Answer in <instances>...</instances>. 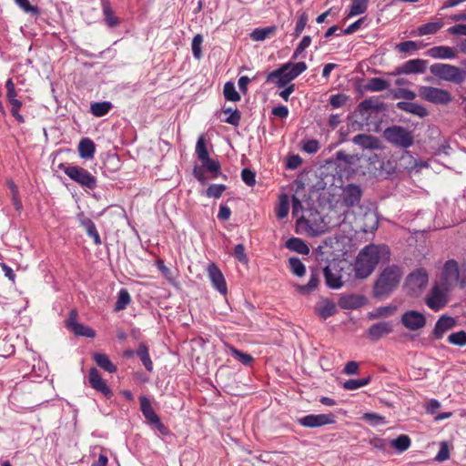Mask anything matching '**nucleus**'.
<instances>
[{
	"instance_id": "obj_1",
	"label": "nucleus",
	"mask_w": 466,
	"mask_h": 466,
	"mask_svg": "<svg viewBox=\"0 0 466 466\" xmlns=\"http://www.w3.org/2000/svg\"><path fill=\"white\" fill-rule=\"evenodd\" d=\"M389 258L390 249L386 245H367L360 251L356 258L354 267L356 278H368L380 260Z\"/></svg>"
},
{
	"instance_id": "obj_2",
	"label": "nucleus",
	"mask_w": 466,
	"mask_h": 466,
	"mask_svg": "<svg viewBox=\"0 0 466 466\" xmlns=\"http://www.w3.org/2000/svg\"><path fill=\"white\" fill-rule=\"evenodd\" d=\"M402 276L403 270L400 266L390 265L386 267L374 284V297L381 298L391 293L399 286Z\"/></svg>"
},
{
	"instance_id": "obj_3",
	"label": "nucleus",
	"mask_w": 466,
	"mask_h": 466,
	"mask_svg": "<svg viewBox=\"0 0 466 466\" xmlns=\"http://www.w3.org/2000/svg\"><path fill=\"white\" fill-rule=\"evenodd\" d=\"M438 283L451 290L456 286L464 288L466 286V268L460 267L455 259L447 260L443 265Z\"/></svg>"
},
{
	"instance_id": "obj_4",
	"label": "nucleus",
	"mask_w": 466,
	"mask_h": 466,
	"mask_svg": "<svg viewBox=\"0 0 466 466\" xmlns=\"http://www.w3.org/2000/svg\"><path fill=\"white\" fill-rule=\"evenodd\" d=\"M430 71L435 77L456 85L466 80V71L451 64L435 63L430 66Z\"/></svg>"
},
{
	"instance_id": "obj_5",
	"label": "nucleus",
	"mask_w": 466,
	"mask_h": 466,
	"mask_svg": "<svg viewBox=\"0 0 466 466\" xmlns=\"http://www.w3.org/2000/svg\"><path fill=\"white\" fill-rule=\"evenodd\" d=\"M59 168L63 170L71 180L84 188L95 189L97 186L96 177L81 167L60 164Z\"/></svg>"
},
{
	"instance_id": "obj_6",
	"label": "nucleus",
	"mask_w": 466,
	"mask_h": 466,
	"mask_svg": "<svg viewBox=\"0 0 466 466\" xmlns=\"http://www.w3.org/2000/svg\"><path fill=\"white\" fill-rule=\"evenodd\" d=\"M451 290L436 282L425 297V304L433 311L443 309L449 301V294Z\"/></svg>"
},
{
	"instance_id": "obj_7",
	"label": "nucleus",
	"mask_w": 466,
	"mask_h": 466,
	"mask_svg": "<svg viewBox=\"0 0 466 466\" xmlns=\"http://www.w3.org/2000/svg\"><path fill=\"white\" fill-rule=\"evenodd\" d=\"M369 167L370 173L377 179H388L390 178L397 169L396 161L393 159L380 158L378 156L370 157Z\"/></svg>"
},
{
	"instance_id": "obj_8",
	"label": "nucleus",
	"mask_w": 466,
	"mask_h": 466,
	"mask_svg": "<svg viewBox=\"0 0 466 466\" xmlns=\"http://www.w3.org/2000/svg\"><path fill=\"white\" fill-rule=\"evenodd\" d=\"M384 138L394 146L407 148L413 144V136L410 131L400 126L387 127L383 133Z\"/></svg>"
},
{
	"instance_id": "obj_9",
	"label": "nucleus",
	"mask_w": 466,
	"mask_h": 466,
	"mask_svg": "<svg viewBox=\"0 0 466 466\" xmlns=\"http://www.w3.org/2000/svg\"><path fill=\"white\" fill-rule=\"evenodd\" d=\"M418 90L419 96L422 100L434 105L446 106L452 100L451 94L448 90L442 88L429 86H420Z\"/></svg>"
},
{
	"instance_id": "obj_10",
	"label": "nucleus",
	"mask_w": 466,
	"mask_h": 466,
	"mask_svg": "<svg viewBox=\"0 0 466 466\" xmlns=\"http://www.w3.org/2000/svg\"><path fill=\"white\" fill-rule=\"evenodd\" d=\"M429 281L426 269L419 268L411 271L405 279V287L409 292L415 294L423 289Z\"/></svg>"
},
{
	"instance_id": "obj_11",
	"label": "nucleus",
	"mask_w": 466,
	"mask_h": 466,
	"mask_svg": "<svg viewBox=\"0 0 466 466\" xmlns=\"http://www.w3.org/2000/svg\"><path fill=\"white\" fill-rule=\"evenodd\" d=\"M140 410L151 427H155L161 433H165L166 427L161 422L159 416L155 412L149 399L146 396L139 397Z\"/></svg>"
},
{
	"instance_id": "obj_12",
	"label": "nucleus",
	"mask_w": 466,
	"mask_h": 466,
	"mask_svg": "<svg viewBox=\"0 0 466 466\" xmlns=\"http://www.w3.org/2000/svg\"><path fill=\"white\" fill-rule=\"evenodd\" d=\"M428 61L420 58L410 59L397 66L391 76L423 74L426 71Z\"/></svg>"
},
{
	"instance_id": "obj_13",
	"label": "nucleus",
	"mask_w": 466,
	"mask_h": 466,
	"mask_svg": "<svg viewBox=\"0 0 466 466\" xmlns=\"http://www.w3.org/2000/svg\"><path fill=\"white\" fill-rule=\"evenodd\" d=\"M335 421V416L332 413L309 414L297 420V422L299 425L306 428H318L328 424H333Z\"/></svg>"
},
{
	"instance_id": "obj_14",
	"label": "nucleus",
	"mask_w": 466,
	"mask_h": 466,
	"mask_svg": "<svg viewBox=\"0 0 466 466\" xmlns=\"http://www.w3.org/2000/svg\"><path fill=\"white\" fill-rule=\"evenodd\" d=\"M401 323L407 329L415 331L425 327L426 318L420 311L407 310L401 316Z\"/></svg>"
},
{
	"instance_id": "obj_15",
	"label": "nucleus",
	"mask_w": 466,
	"mask_h": 466,
	"mask_svg": "<svg viewBox=\"0 0 466 466\" xmlns=\"http://www.w3.org/2000/svg\"><path fill=\"white\" fill-rule=\"evenodd\" d=\"M362 197V189L359 185L348 184L341 193L342 204L347 208H352L359 205Z\"/></svg>"
},
{
	"instance_id": "obj_16",
	"label": "nucleus",
	"mask_w": 466,
	"mask_h": 466,
	"mask_svg": "<svg viewBox=\"0 0 466 466\" xmlns=\"http://www.w3.org/2000/svg\"><path fill=\"white\" fill-rule=\"evenodd\" d=\"M289 66V65H281L276 70L268 73L266 77V82L273 83L279 88L289 86L293 80L288 72Z\"/></svg>"
},
{
	"instance_id": "obj_17",
	"label": "nucleus",
	"mask_w": 466,
	"mask_h": 466,
	"mask_svg": "<svg viewBox=\"0 0 466 466\" xmlns=\"http://www.w3.org/2000/svg\"><path fill=\"white\" fill-rule=\"evenodd\" d=\"M207 272L213 288L220 294L226 295L228 292L226 279L218 267L215 263H210L207 268Z\"/></svg>"
},
{
	"instance_id": "obj_18",
	"label": "nucleus",
	"mask_w": 466,
	"mask_h": 466,
	"mask_svg": "<svg viewBox=\"0 0 466 466\" xmlns=\"http://www.w3.org/2000/svg\"><path fill=\"white\" fill-rule=\"evenodd\" d=\"M77 313L72 310L66 320V328L75 333L76 336H82L86 338H94L96 332L93 329L76 321Z\"/></svg>"
},
{
	"instance_id": "obj_19",
	"label": "nucleus",
	"mask_w": 466,
	"mask_h": 466,
	"mask_svg": "<svg viewBox=\"0 0 466 466\" xmlns=\"http://www.w3.org/2000/svg\"><path fill=\"white\" fill-rule=\"evenodd\" d=\"M323 274L328 288L338 289L343 286L341 269L336 264L326 266Z\"/></svg>"
},
{
	"instance_id": "obj_20",
	"label": "nucleus",
	"mask_w": 466,
	"mask_h": 466,
	"mask_svg": "<svg viewBox=\"0 0 466 466\" xmlns=\"http://www.w3.org/2000/svg\"><path fill=\"white\" fill-rule=\"evenodd\" d=\"M88 381L94 390L102 393L106 398L110 399L113 396L111 389L106 385L96 368L89 370Z\"/></svg>"
},
{
	"instance_id": "obj_21",
	"label": "nucleus",
	"mask_w": 466,
	"mask_h": 466,
	"mask_svg": "<svg viewBox=\"0 0 466 466\" xmlns=\"http://www.w3.org/2000/svg\"><path fill=\"white\" fill-rule=\"evenodd\" d=\"M425 55L433 59L452 60L457 57V51L451 46H437L428 49Z\"/></svg>"
},
{
	"instance_id": "obj_22",
	"label": "nucleus",
	"mask_w": 466,
	"mask_h": 466,
	"mask_svg": "<svg viewBox=\"0 0 466 466\" xmlns=\"http://www.w3.org/2000/svg\"><path fill=\"white\" fill-rule=\"evenodd\" d=\"M383 109V104L372 98H367L361 101L357 106V112L363 121H368L372 112H378Z\"/></svg>"
},
{
	"instance_id": "obj_23",
	"label": "nucleus",
	"mask_w": 466,
	"mask_h": 466,
	"mask_svg": "<svg viewBox=\"0 0 466 466\" xmlns=\"http://www.w3.org/2000/svg\"><path fill=\"white\" fill-rule=\"evenodd\" d=\"M76 218L80 226L86 229L87 236L93 238L94 243L96 245H100L101 238L93 220L86 217L83 212L78 213Z\"/></svg>"
},
{
	"instance_id": "obj_24",
	"label": "nucleus",
	"mask_w": 466,
	"mask_h": 466,
	"mask_svg": "<svg viewBox=\"0 0 466 466\" xmlns=\"http://www.w3.org/2000/svg\"><path fill=\"white\" fill-rule=\"evenodd\" d=\"M393 328L390 321H380L372 324L368 329V336L372 340H378L382 336L392 332Z\"/></svg>"
},
{
	"instance_id": "obj_25",
	"label": "nucleus",
	"mask_w": 466,
	"mask_h": 466,
	"mask_svg": "<svg viewBox=\"0 0 466 466\" xmlns=\"http://www.w3.org/2000/svg\"><path fill=\"white\" fill-rule=\"evenodd\" d=\"M338 304L342 309H356L364 304V298L355 294H343Z\"/></svg>"
},
{
	"instance_id": "obj_26",
	"label": "nucleus",
	"mask_w": 466,
	"mask_h": 466,
	"mask_svg": "<svg viewBox=\"0 0 466 466\" xmlns=\"http://www.w3.org/2000/svg\"><path fill=\"white\" fill-rule=\"evenodd\" d=\"M396 107L420 117H424L429 114L428 110L423 106L410 101H400L396 104Z\"/></svg>"
},
{
	"instance_id": "obj_27",
	"label": "nucleus",
	"mask_w": 466,
	"mask_h": 466,
	"mask_svg": "<svg viewBox=\"0 0 466 466\" xmlns=\"http://www.w3.org/2000/svg\"><path fill=\"white\" fill-rule=\"evenodd\" d=\"M455 325V319L452 317L441 316L435 323L433 336L435 339L442 338L443 334Z\"/></svg>"
},
{
	"instance_id": "obj_28",
	"label": "nucleus",
	"mask_w": 466,
	"mask_h": 466,
	"mask_svg": "<svg viewBox=\"0 0 466 466\" xmlns=\"http://www.w3.org/2000/svg\"><path fill=\"white\" fill-rule=\"evenodd\" d=\"M101 5L105 24L110 28L118 26L120 19L115 15L110 2L108 0H102Z\"/></svg>"
},
{
	"instance_id": "obj_29",
	"label": "nucleus",
	"mask_w": 466,
	"mask_h": 466,
	"mask_svg": "<svg viewBox=\"0 0 466 466\" xmlns=\"http://www.w3.org/2000/svg\"><path fill=\"white\" fill-rule=\"evenodd\" d=\"M315 311L319 314V317L327 319L335 314L336 305L332 300L324 299L316 304Z\"/></svg>"
},
{
	"instance_id": "obj_30",
	"label": "nucleus",
	"mask_w": 466,
	"mask_h": 466,
	"mask_svg": "<svg viewBox=\"0 0 466 466\" xmlns=\"http://www.w3.org/2000/svg\"><path fill=\"white\" fill-rule=\"evenodd\" d=\"M352 142L365 149H377L380 147L379 139L370 135L359 134L352 138Z\"/></svg>"
},
{
	"instance_id": "obj_31",
	"label": "nucleus",
	"mask_w": 466,
	"mask_h": 466,
	"mask_svg": "<svg viewBox=\"0 0 466 466\" xmlns=\"http://www.w3.org/2000/svg\"><path fill=\"white\" fill-rule=\"evenodd\" d=\"M93 360L96 365L105 371H107L108 373H115L116 371V366L105 353L95 352L93 354Z\"/></svg>"
},
{
	"instance_id": "obj_32",
	"label": "nucleus",
	"mask_w": 466,
	"mask_h": 466,
	"mask_svg": "<svg viewBox=\"0 0 466 466\" xmlns=\"http://www.w3.org/2000/svg\"><path fill=\"white\" fill-rule=\"evenodd\" d=\"M443 21L441 19H438L434 22H429L420 25L416 32L419 36L434 35L439 32L443 27Z\"/></svg>"
},
{
	"instance_id": "obj_33",
	"label": "nucleus",
	"mask_w": 466,
	"mask_h": 466,
	"mask_svg": "<svg viewBox=\"0 0 466 466\" xmlns=\"http://www.w3.org/2000/svg\"><path fill=\"white\" fill-rule=\"evenodd\" d=\"M96 146L93 140L85 137L82 138L78 144L79 156L84 159H90L94 157Z\"/></svg>"
},
{
	"instance_id": "obj_34",
	"label": "nucleus",
	"mask_w": 466,
	"mask_h": 466,
	"mask_svg": "<svg viewBox=\"0 0 466 466\" xmlns=\"http://www.w3.org/2000/svg\"><path fill=\"white\" fill-rule=\"evenodd\" d=\"M286 248L301 255H309V248L307 244L299 238H290L286 242Z\"/></svg>"
},
{
	"instance_id": "obj_35",
	"label": "nucleus",
	"mask_w": 466,
	"mask_h": 466,
	"mask_svg": "<svg viewBox=\"0 0 466 466\" xmlns=\"http://www.w3.org/2000/svg\"><path fill=\"white\" fill-rule=\"evenodd\" d=\"M318 285H319V271L316 269V270L311 271L309 282L306 285H298L296 287V289L300 294L307 295V294H309L310 292H312L313 290H315L317 289Z\"/></svg>"
},
{
	"instance_id": "obj_36",
	"label": "nucleus",
	"mask_w": 466,
	"mask_h": 466,
	"mask_svg": "<svg viewBox=\"0 0 466 466\" xmlns=\"http://www.w3.org/2000/svg\"><path fill=\"white\" fill-rule=\"evenodd\" d=\"M389 81L381 77H372L365 85V90L370 92H380L388 89Z\"/></svg>"
},
{
	"instance_id": "obj_37",
	"label": "nucleus",
	"mask_w": 466,
	"mask_h": 466,
	"mask_svg": "<svg viewBox=\"0 0 466 466\" xmlns=\"http://www.w3.org/2000/svg\"><path fill=\"white\" fill-rule=\"evenodd\" d=\"M369 5V0H352L349 7L348 17H353L364 14Z\"/></svg>"
},
{
	"instance_id": "obj_38",
	"label": "nucleus",
	"mask_w": 466,
	"mask_h": 466,
	"mask_svg": "<svg viewBox=\"0 0 466 466\" xmlns=\"http://www.w3.org/2000/svg\"><path fill=\"white\" fill-rule=\"evenodd\" d=\"M112 106V103L109 101L95 102L90 106V112L95 116L101 117L106 116Z\"/></svg>"
},
{
	"instance_id": "obj_39",
	"label": "nucleus",
	"mask_w": 466,
	"mask_h": 466,
	"mask_svg": "<svg viewBox=\"0 0 466 466\" xmlns=\"http://www.w3.org/2000/svg\"><path fill=\"white\" fill-rule=\"evenodd\" d=\"M131 302V297L127 289H120L117 293V299L114 310L116 312L124 310Z\"/></svg>"
},
{
	"instance_id": "obj_40",
	"label": "nucleus",
	"mask_w": 466,
	"mask_h": 466,
	"mask_svg": "<svg viewBox=\"0 0 466 466\" xmlns=\"http://www.w3.org/2000/svg\"><path fill=\"white\" fill-rule=\"evenodd\" d=\"M137 355L139 357L142 364L147 371H152L153 362L151 360L148 348L145 344H140L137 350Z\"/></svg>"
},
{
	"instance_id": "obj_41",
	"label": "nucleus",
	"mask_w": 466,
	"mask_h": 466,
	"mask_svg": "<svg viewBox=\"0 0 466 466\" xmlns=\"http://www.w3.org/2000/svg\"><path fill=\"white\" fill-rule=\"evenodd\" d=\"M410 439L408 435L401 434L396 439L390 440V446L396 449L399 452L407 451L410 446Z\"/></svg>"
},
{
	"instance_id": "obj_42",
	"label": "nucleus",
	"mask_w": 466,
	"mask_h": 466,
	"mask_svg": "<svg viewBox=\"0 0 466 466\" xmlns=\"http://www.w3.org/2000/svg\"><path fill=\"white\" fill-rule=\"evenodd\" d=\"M289 267L293 275L301 278L306 274V267L300 258L291 257L289 259Z\"/></svg>"
},
{
	"instance_id": "obj_43",
	"label": "nucleus",
	"mask_w": 466,
	"mask_h": 466,
	"mask_svg": "<svg viewBox=\"0 0 466 466\" xmlns=\"http://www.w3.org/2000/svg\"><path fill=\"white\" fill-rule=\"evenodd\" d=\"M229 352L235 360H237L245 366L251 365V363L254 360L253 357L250 354L242 352L241 350L236 349L233 346L229 347Z\"/></svg>"
},
{
	"instance_id": "obj_44",
	"label": "nucleus",
	"mask_w": 466,
	"mask_h": 466,
	"mask_svg": "<svg viewBox=\"0 0 466 466\" xmlns=\"http://www.w3.org/2000/svg\"><path fill=\"white\" fill-rule=\"evenodd\" d=\"M203 167L212 174L213 178H217L220 174V164L218 161L209 157L201 160Z\"/></svg>"
},
{
	"instance_id": "obj_45",
	"label": "nucleus",
	"mask_w": 466,
	"mask_h": 466,
	"mask_svg": "<svg viewBox=\"0 0 466 466\" xmlns=\"http://www.w3.org/2000/svg\"><path fill=\"white\" fill-rule=\"evenodd\" d=\"M223 94L227 100L232 101V102H238L241 99L240 95L236 90L235 85L233 82H227L224 85L223 88Z\"/></svg>"
},
{
	"instance_id": "obj_46",
	"label": "nucleus",
	"mask_w": 466,
	"mask_h": 466,
	"mask_svg": "<svg viewBox=\"0 0 466 466\" xmlns=\"http://www.w3.org/2000/svg\"><path fill=\"white\" fill-rule=\"evenodd\" d=\"M370 381V377L363 379H350L343 383V388L347 390H355L368 385Z\"/></svg>"
},
{
	"instance_id": "obj_47",
	"label": "nucleus",
	"mask_w": 466,
	"mask_h": 466,
	"mask_svg": "<svg viewBox=\"0 0 466 466\" xmlns=\"http://www.w3.org/2000/svg\"><path fill=\"white\" fill-rule=\"evenodd\" d=\"M275 31L274 26H267L263 28H256L251 34L250 37L254 41H264L269 35Z\"/></svg>"
},
{
	"instance_id": "obj_48",
	"label": "nucleus",
	"mask_w": 466,
	"mask_h": 466,
	"mask_svg": "<svg viewBox=\"0 0 466 466\" xmlns=\"http://www.w3.org/2000/svg\"><path fill=\"white\" fill-rule=\"evenodd\" d=\"M284 65H289V74L291 78L294 80L303 72H305L308 68L307 64L303 61L293 64L292 62H287Z\"/></svg>"
},
{
	"instance_id": "obj_49",
	"label": "nucleus",
	"mask_w": 466,
	"mask_h": 466,
	"mask_svg": "<svg viewBox=\"0 0 466 466\" xmlns=\"http://www.w3.org/2000/svg\"><path fill=\"white\" fill-rule=\"evenodd\" d=\"M395 307L393 306H383L376 308L372 312L369 313V319H380L386 318L393 314L395 310Z\"/></svg>"
},
{
	"instance_id": "obj_50",
	"label": "nucleus",
	"mask_w": 466,
	"mask_h": 466,
	"mask_svg": "<svg viewBox=\"0 0 466 466\" xmlns=\"http://www.w3.org/2000/svg\"><path fill=\"white\" fill-rule=\"evenodd\" d=\"M223 113L228 115L224 122L232 125L234 127H238L240 122L241 114L238 109H232L230 107L225 108Z\"/></svg>"
},
{
	"instance_id": "obj_51",
	"label": "nucleus",
	"mask_w": 466,
	"mask_h": 466,
	"mask_svg": "<svg viewBox=\"0 0 466 466\" xmlns=\"http://www.w3.org/2000/svg\"><path fill=\"white\" fill-rule=\"evenodd\" d=\"M420 47L421 46H420L418 42L412 40L400 42L396 46V49L400 53H412L419 50Z\"/></svg>"
},
{
	"instance_id": "obj_52",
	"label": "nucleus",
	"mask_w": 466,
	"mask_h": 466,
	"mask_svg": "<svg viewBox=\"0 0 466 466\" xmlns=\"http://www.w3.org/2000/svg\"><path fill=\"white\" fill-rule=\"evenodd\" d=\"M447 340L449 343L455 345V346H459V347L466 346V332L464 330L453 332L449 335Z\"/></svg>"
},
{
	"instance_id": "obj_53",
	"label": "nucleus",
	"mask_w": 466,
	"mask_h": 466,
	"mask_svg": "<svg viewBox=\"0 0 466 466\" xmlns=\"http://www.w3.org/2000/svg\"><path fill=\"white\" fill-rule=\"evenodd\" d=\"M226 189L223 184H212L207 188L206 195L208 198H219Z\"/></svg>"
},
{
	"instance_id": "obj_54",
	"label": "nucleus",
	"mask_w": 466,
	"mask_h": 466,
	"mask_svg": "<svg viewBox=\"0 0 466 466\" xmlns=\"http://www.w3.org/2000/svg\"><path fill=\"white\" fill-rule=\"evenodd\" d=\"M196 154L200 161L209 157L203 135L200 136L197 141Z\"/></svg>"
},
{
	"instance_id": "obj_55",
	"label": "nucleus",
	"mask_w": 466,
	"mask_h": 466,
	"mask_svg": "<svg viewBox=\"0 0 466 466\" xmlns=\"http://www.w3.org/2000/svg\"><path fill=\"white\" fill-rule=\"evenodd\" d=\"M203 36L200 34L196 35L191 43V48L193 56L196 59H200L202 57V46Z\"/></svg>"
},
{
	"instance_id": "obj_56",
	"label": "nucleus",
	"mask_w": 466,
	"mask_h": 466,
	"mask_svg": "<svg viewBox=\"0 0 466 466\" xmlns=\"http://www.w3.org/2000/svg\"><path fill=\"white\" fill-rule=\"evenodd\" d=\"M307 22H308V15L306 13H302L299 16V18L296 22L295 28H294L293 35L295 38L299 37L301 35V33L303 32V30L306 27Z\"/></svg>"
},
{
	"instance_id": "obj_57",
	"label": "nucleus",
	"mask_w": 466,
	"mask_h": 466,
	"mask_svg": "<svg viewBox=\"0 0 466 466\" xmlns=\"http://www.w3.org/2000/svg\"><path fill=\"white\" fill-rule=\"evenodd\" d=\"M348 99H349L348 96L341 94V93H338V94L332 95L329 97V105L332 106V108H339V107H341L342 106H344L346 104V102L348 101Z\"/></svg>"
},
{
	"instance_id": "obj_58",
	"label": "nucleus",
	"mask_w": 466,
	"mask_h": 466,
	"mask_svg": "<svg viewBox=\"0 0 466 466\" xmlns=\"http://www.w3.org/2000/svg\"><path fill=\"white\" fill-rule=\"evenodd\" d=\"M10 105H11L10 113H11L12 116L16 120L17 123L24 124L25 122V119L24 116H22L20 114V109L23 106V103L15 102V103H11Z\"/></svg>"
},
{
	"instance_id": "obj_59",
	"label": "nucleus",
	"mask_w": 466,
	"mask_h": 466,
	"mask_svg": "<svg viewBox=\"0 0 466 466\" xmlns=\"http://www.w3.org/2000/svg\"><path fill=\"white\" fill-rule=\"evenodd\" d=\"M241 179L247 186L253 187L256 184V174L249 168H244L241 171Z\"/></svg>"
},
{
	"instance_id": "obj_60",
	"label": "nucleus",
	"mask_w": 466,
	"mask_h": 466,
	"mask_svg": "<svg viewBox=\"0 0 466 466\" xmlns=\"http://www.w3.org/2000/svg\"><path fill=\"white\" fill-rule=\"evenodd\" d=\"M301 148L308 154H314L319 149V143L316 139H308L303 142Z\"/></svg>"
},
{
	"instance_id": "obj_61",
	"label": "nucleus",
	"mask_w": 466,
	"mask_h": 466,
	"mask_svg": "<svg viewBox=\"0 0 466 466\" xmlns=\"http://www.w3.org/2000/svg\"><path fill=\"white\" fill-rule=\"evenodd\" d=\"M394 98H404L408 101H412L416 97V94L414 91L406 89V88H399L393 94Z\"/></svg>"
},
{
	"instance_id": "obj_62",
	"label": "nucleus",
	"mask_w": 466,
	"mask_h": 466,
	"mask_svg": "<svg viewBox=\"0 0 466 466\" xmlns=\"http://www.w3.org/2000/svg\"><path fill=\"white\" fill-rule=\"evenodd\" d=\"M364 20H365V17H361V18L358 19L357 21H355L352 24H350V25H348L344 30H342L339 34H338V35H351V34L355 33L361 27L362 24L364 23Z\"/></svg>"
},
{
	"instance_id": "obj_63",
	"label": "nucleus",
	"mask_w": 466,
	"mask_h": 466,
	"mask_svg": "<svg viewBox=\"0 0 466 466\" xmlns=\"http://www.w3.org/2000/svg\"><path fill=\"white\" fill-rule=\"evenodd\" d=\"M450 458V450L446 442H441L438 453L435 456V461L441 462Z\"/></svg>"
},
{
	"instance_id": "obj_64",
	"label": "nucleus",
	"mask_w": 466,
	"mask_h": 466,
	"mask_svg": "<svg viewBox=\"0 0 466 466\" xmlns=\"http://www.w3.org/2000/svg\"><path fill=\"white\" fill-rule=\"evenodd\" d=\"M289 207L286 199L280 201L279 205L276 209V216L279 219L285 218L289 214Z\"/></svg>"
}]
</instances>
